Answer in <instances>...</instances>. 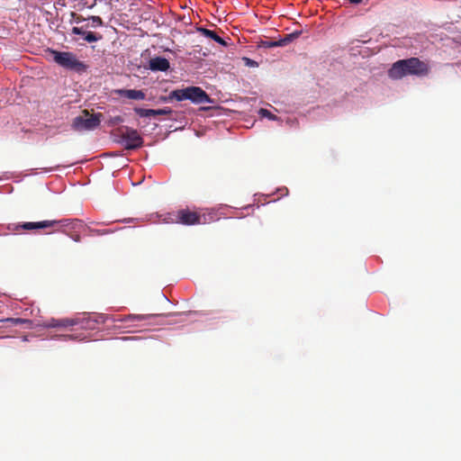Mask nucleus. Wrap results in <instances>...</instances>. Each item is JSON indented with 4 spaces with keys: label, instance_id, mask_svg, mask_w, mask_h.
<instances>
[{
    "label": "nucleus",
    "instance_id": "10",
    "mask_svg": "<svg viewBox=\"0 0 461 461\" xmlns=\"http://www.w3.org/2000/svg\"><path fill=\"white\" fill-rule=\"evenodd\" d=\"M169 61L163 57H155L149 59V68L152 71H167L169 68Z\"/></svg>",
    "mask_w": 461,
    "mask_h": 461
},
{
    "label": "nucleus",
    "instance_id": "16",
    "mask_svg": "<svg viewBox=\"0 0 461 461\" xmlns=\"http://www.w3.org/2000/svg\"><path fill=\"white\" fill-rule=\"evenodd\" d=\"M158 315H155V314H147V315H135V314H130L126 317L125 320L127 321H130V320H138V321H144V320H149V319H153L155 317H157Z\"/></svg>",
    "mask_w": 461,
    "mask_h": 461
},
{
    "label": "nucleus",
    "instance_id": "4",
    "mask_svg": "<svg viewBox=\"0 0 461 461\" xmlns=\"http://www.w3.org/2000/svg\"><path fill=\"white\" fill-rule=\"evenodd\" d=\"M54 62L59 66L76 72H85L87 66L77 59V55L69 51H59L55 50H50Z\"/></svg>",
    "mask_w": 461,
    "mask_h": 461
},
{
    "label": "nucleus",
    "instance_id": "5",
    "mask_svg": "<svg viewBox=\"0 0 461 461\" xmlns=\"http://www.w3.org/2000/svg\"><path fill=\"white\" fill-rule=\"evenodd\" d=\"M213 219V216L209 213H201L197 211L190 210L189 208L180 209L175 213V222L183 225H196L206 224Z\"/></svg>",
    "mask_w": 461,
    "mask_h": 461
},
{
    "label": "nucleus",
    "instance_id": "25",
    "mask_svg": "<svg viewBox=\"0 0 461 461\" xmlns=\"http://www.w3.org/2000/svg\"><path fill=\"white\" fill-rule=\"evenodd\" d=\"M65 339H73V336L72 335H64L63 336Z\"/></svg>",
    "mask_w": 461,
    "mask_h": 461
},
{
    "label": "nucleus",
    "instance_id": "13",
    "mask_svg": "<svg viewBox=\"0 0 461 461\" xmlns=\"http://www.w3.org/2000/svg\"><path fill=\"white\" fill-rule=\"evenodd\" d=\"M198 31L203 36L213 40L214 41L218 42L219 44H221L222 46L227 45L226 41L222 38H221L219 35H217V33L214 31H211L209 29L203 28V27L198 28Z\"/></svg>",
    "mask_w": 461,
    "mask_h": 461
},
{
    "label": "nucleus",
    "instance_id": "24",
    "mask_svg": "<svg viewBox=\"0 0 461 461\" xmlns=\"http://www.w3.org/2000/svg\"><path fill=\"white\" fill-rule=\"evenodd\" d=\"M348 2L352 3V4H359L361 3L363 0H348Z\"/></svg>",
    "mask_w": 461,
    "mask_h": 461
},
{
    "label": "nucleus",
    "instance_id": "23",
    "mask_svg": "<svg viewBox=\"0 0 461 461\" xmlns=\"http://www.w3.org/2000/svg\"><path fill=\"white\" fill-rule=\"evenodd\" d=\"M92 232H95L98 235H104V234H106L107 233V230H91Z\"/></svg>",
    "mask_w": 461,
    "mask_h": 461
},
{
    "label": "nucleus",
    "instance_id": "11",
    "mask_svg": "<svg viewBox=\"0 0 461 461\" xmlns=\"http://www.w3.org/2000/svg\"><path fill=\"white\" fill-rule=\"evenodd\" d=\"M115 93L122 97H126L132 100H143L145 98V94L141 90L118 89L115 91Z\"/></svg>",
    "mask_w": 461,
    "mask_h": 461
},
{
    "label": "nucleus",
    "instance_id": "6",
    "mask_svg": "<svg viewBox=\"0 0 461 461\" xmlns=\"http://www.w3.org/2000/svg\"><path fill=\"white\" fill-rule=\"evenodd\" d=\"M84 115L74 118L71 128L75 131H93L97 128L103 117L102 113L90 114L87 110L83 111Z\"/></svg>",
    "mask_w": 461,
    "mask_h": 461
},
{
    "label": "nucleus",
    "instance_id": "14",
    "mask_svg": "<svg viewBox=\"0 0 461 461\" xmlns=\"http://www.w3.org/2000/svg\"><path fill=\"white\" fill-rule=\"evenodd\" d=\"M301 35V32H294L292 33L286 34L284 38L278 40L279 47H284L288 45L290 42L297 39Z\"/></svg>",
    "mask_w": 461,
    "mask_h": 461
},
{
    "label": "nucleus",
    "instance_id": "3",
    "mask_svg": "<svg viewBox=\"0 0 461 461\" xmlns=\"http://www.w3.org/2000/svg\"><path fill=\"white\" fill-rule=\"evenodd\" d=\"M168 99H175L176 101L190 100L199 104L212 103L210 96L199 86H188L182 89H176L170 92Z\"/></svg>",
    "mask_w": 461,
    "mask_h": 461
},
{
    "label": "nucleus",
    "instance_id": "19",
    "mask_svg": "<svg viewBox=\"0 0 461 461\" xmlns=\"http://www.w3.org/2000/svg\"><path fill=\"white\" fill-rule=\"evenodd\" d=\"M71 17L73 19V22L76 23L77 24H79L85 21H87V18H85L81 14H77L74 12L71 13Z\"/></svg>",
    "mask_w": 461,
    "mask_h": 461
},
{
    "label": "nucleus",
    "instance_id": "1",
    "mask_svg": "<svg viewBox=\"0 0 461 461\" xmlns=\"http://www.w3.org/2000/svg\"><path fill=\"white\" fill-rule=\"evenodd\" d=\"M428 73L429 66L418 58L400 59L388 70V76L392 79H401L406 76H426Z\"/></svg>",
    "mask_w": 461,
    "mask_h": 461
},
{
    "label": "nucleus",
    "instance_id": "8",
    "mask_svg": "<svg viewBox=\"0 0 461 461\" xmlns=\"http://www.w3.org/2000/svg\"><path fill=\"white\" fill-rule=\"evenodd\" d=\"M88 27L89 23H86L81 27L75 26L71 29V33L81 36L84 41L89 43L97 42L103 39L102 34L87 31L86 29Z\"/></svg>",
    "mask_w": 461,
    "mask_h": 461
},
{
    "label": "nucleus",
    "instance_id": "18",
    "mask_svg": "<svg viewBox=\"0 0 461 461\" xmlns=\"http://www.w3.org/2000/svg\"><path fill=\"white\" fill-rule=\"evenodd\" d=\"M122 122H123L122 117L120 115H117V116L110 117L109 120L107 121V125L108 126H115V125L122 123Z\"/></svg>",
    "mask_w": 461,
    "mask_h": 461
},
{
    "label": "nucleus",
    "instance_id": "9",
    "mask_svg": "<svg viewBox=\"0 0 461 461\" xmlns=\"http://www.w3.org/2000/svg\"><path fill=\"white\" fill-rule=\"evenodd\" d=\"M135 113L140 117H151L157 115H167L172 113V110L169 107H164L162 109H144V108H135Z\"/></svg>",
    "mask_w": 461,
    "mask_h": 461
},
{
    "label": "nucleus",
    "instance_id": "15",
    "mask_svg": "<svg viewBox=\"0 0 461 461\" xmlns=\"http://www.w3.org/2000/svg\"><path fill=\"white\" fill-rule=\"evenodd\" d=\"M87 22L89 27L92 28L102 27L104 25V22L100 16L91 15L87 17Z\"/></svg>",
    "mask_w": 461,
    "mask_h": 461
},
{
    "label": "nucleus",
    "instance_id": "2",
    "mask_svg": "<svg viewBox=\"0 0 461 461\" xmlns=\"http://www.w3.org/2000/svg\"><path fill=\"white\" fill-rule=\"evenodd\" d=\"M57 223H62V226L66 228L64 230L73 240L78 242L80 241V235L78 233H68L67 230H77L83 227V221L78 219L74 220H61V221H42L38 222H24L22 224H13L8 226V230L18 231L20 230H32L36 229H44L56 225Z\"/></svg>",
    "mask_w": 461,
    "mask_h": 461
},
{
    "label": "nucleus",
    "instance_id": "17",
    "mask_svg": "<svg viewBox=\"0 0 461 461\" xmlns=\"http://www.w3.org/2000/svg\"><path fill=\"white\" fill-rule=\"evenodd\" d=\"M5 321L11 323L12 325H20L23 323L31 324V321L22 318H8L5 320Z\"/></svg>",
    "mask_w": 461,
    "mask_h": 461
},
{
    "label": "nucleus",
    "instance_id": "21",
    "mask_svg": "<svg viewBox=\"0 0 461 461\" xmlns=\"http://www.w3.org/2000/svg\"><path fill=\"white\" fill-rule=\"evenodd\" d=\"M259 114H261L263 117H267L270 120H274L276 118V116L271 112L264 108L259 110Z\"/></svg>",
    "mask_w": 461,
    "mask_h": 461
},
{
    "label": "nucleus",
    "instance_id": "20",
    "mask_svg": "<svg viewBox=\"0 0 461 461\" xmlns=\"http://www.w3.org/2000/svg\"><path fill=\"white\" fill-rule=\"evenodd\" d=\"M242 60H243L245 66L249 67V68H255V67H258V65L257 61H255L249 58H247V57H244L242 59Z\"/></svg>",
    "mask_w": 461,
    "mask_h": 461
},
{
    "label": "nucleus",
    "instance_id": "7",
    "mask_svg": "<svg viewBox=\"0 0 461 461\" xmlns=\"http://www.w3.org/2000/svg\"><path fill=\"white\" fill-rule=\"evenodd\" d=\"M118 131L126 149H136L142 146L143 139L137 130L130 127H122Z\"/></svg>",
    "mask_w": 461,
    "mask_h": 461
},
{
    "label": "nucleus",
    "instance_id": "22",
    "mask_svg": "<svg viewBox=\"0 0 461 461\" xmlns=\"http://www.w3.org/2000/svg\"><path fill=\"white\" fill-rule=\"evenodd\" d=\"M264 45L267 48L279 47L278 41H266Z\"/></svg>",
    "mask_w": 461,
    "mask_h": 461
},
{
    "label": "nucleus",
    "instance_id": "12",
    "mask_svg": "<svg viewBox=\"0 0 461 461\" xmlns=\"http://www.w3.org/2000/svg\"><path fill=\"white\" fill-rule=\"evenodd\" d=\"M78 321L75 319H50L46 321L45 326L49 328H57V327H68L77 325Z\"/></svg>",
    "mask_w": 461,
    "mask_h": 461
}]
</instances>
